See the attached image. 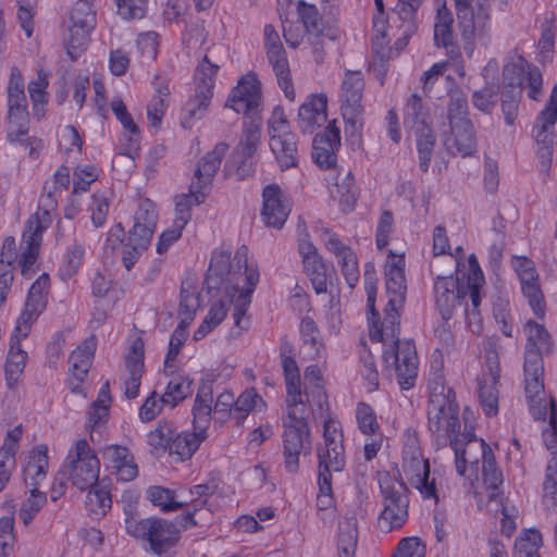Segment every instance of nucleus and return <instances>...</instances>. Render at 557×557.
Segmentation results:
<instances>
[{"instance_id": "nucleus-1", "label": "nucleus", "mask_w": 557, "mask_h": 557, "mask_svg": "<svg viewBox=\"0 0 557 557\" xmlns=\"http://www.w3.org/2000/svg\"><path fill=\"white\" fill-rule=\"evenodd\" d=\"M429 407L428 426L433 445L438 449L449 446L455 455V466L460 476L471 485L479 480L480 459L483 483L487 497L497 500L502 496L503 473L496 463L494 453L485 441L463 443L461 441L460 406L456 392L446 385L443 373V359H434L428 383Z\"/></svg>"}, {"instance_id": "nucleus-2", "label": "nucleus", "mask_w": 557, "mask_h": 557, "mask_svg": "<svg viewBox=\"0 0 557 557\" xmlns=\"http://www.w3.org/2000/svg\"><path fill=\"white\" fill-rule=\"evenodd\" d=\"M248 247L240 246L232 257V249L218 247L211 252L205 277V287L213 301L198 329L194 339L201 341L226 318L231 305H234V329L232 336H239L249 327L245 319L252 295L260 281V270L256 262L248 261Z\"/></svg>"}, {"instance_id": "nucleus-3", "label": "nucleus", "mask_w": 557, "mask_h": 557, "mask_svg": "<svg viewBox=\"0 0 557 557\" xmlns=\"http://www.w3.org/2000/svg\"><path fill=\"white\" fill-rule=\"evenodd\" d=\"M406 258L405 252L387 250L384 264V278L387 305L384 309L383 327L370 329V339L382 343V361L386 370L395 371L401 391H409L416 385L419 359L414 342L399 339L400 310L406 301Z\"/></svg>"}, {"instance_id": "nucleus-4", "label": "nucleus", "mask_w": 557, "mask_h": 557, "mask_svg": "<svg viewBox=\"0 0 557 557\" xmlns=\"http://www.w3.org/2000/svg\"><path fill=\"white\" fill-rule=\"evenodd\" d=\"M527 345L524 355V395L529 409L535 419H545L546 391L544 386L543 350H549L550 336L545 326L529 320L524 324Z\"/></svg>"}, {"instance_id": "nucleus-5", "label": "nucleus", "mask_w": 557, "mask_h": 557, "mask_svg": "<svg viewBox=\"0 0 557 557\" xmlns=\"http://www.w3.org/2000/svg\"><path fill=\"white\" fill-rule=\"evenodd\" d=\"M484 283L483 271L473 253L468 258V270L461 272L460 276H437L434 282V296L443 320L447 322L456 306L467 305L469 300L474 307H480Z\"/></svg>"}, {"instance_id": "nucleus-6", "label": "nucleus", "mask_w": 557, "mask_h": 557, "mask_svg": "<svg viewBox=\"0 0 557 557\" xmlns=\"http://www.w3.org/2000/svg\"><path fill=\"white\" fill-rule=\"evenodd\" d=\"M227 150V144L218 143L213 150L199 161L189 191L175 197V218L173 220L175 225L184 228L191 219V208L205 201L213 176L220 169L222 158Z\"/></svg>"}, {"instance_id": "nucleus-7", "label": "nucleus", "mask_w": 557, "mask_h": 557, "mask_svg": "<svg viewBox=\"0 0 557 557\" xmlns=\"http://www.w3.org/2000/svg\"><path fill=\"white\" fill-rule=\"evenodd\" d=\"M503 78L506 87L517 91V96L512 100L502 101L505 123L512 126L517 119L521 87L523 85L527 87V94L531 100L539 101L543 94V75L541 70L522 54H513L504 64Z\"/></svg>"}, {"instance_id": "nucleus-8", "label": "nucleus", "mask_w": 557, "mask_h": 557, "mask_svg": "<svg viewBox=\"0 0 557 557\" xmlns=\"http://www.w3.org/2000/svg\"><path fill=\"white\" fill-rule=\"evenodd\" d=\"M283 36L290 48L300 47L310 36L323 33L322 16L314 4L304 0H277Z\"/></svg>"}, {"instance_id": "nucleus-9", "label": "nucleus", "mask_w": 557, "mask_h": 557, "mask_svg": "<svg viewBox=\"0 0 557 557\" xmlns=\"http://www.w3.org/2000/svg\"><path fill=\"white\" fill-rule=\"evenodd\" d=\"M307 404L286 405L283 418V457L288 473L299 470L300 455L311 449V429L307 419Z\"/></svg>"}, {"instance_id": "nucleus-10", "label": "nucleus", "mask_w": 557, "mask_h": 557, "mask_svg": "<svg viewBox=\"0 0 557 557\" xmlns=\"http://www.w3.org/2000/svg\"><path fill=\"white\" fill-rule=\"evenodd\" d=\"M401 469L408 483L420 493L423 499H432L435 504L440 502L438 472L431 471L430 461L424 458L416 435H409L404 444Z\"/></svg>"}, {"instance_id": "nucleus-11", "label": "nucleus", "mask_w": 557, "mask_h": 557, "mask_svg": "<svg viewBox=\"0 0 557 557\" xmlns=\"http://www.w3.org/2000/svg\"><path fill=\"white\" fill-rule=\"evenodd\" d=\"M491 2L505 10L508 0H455L463 48L469 57L474 50L475 38L487 35L491 26Z\"/></svg>"}, {"instance_id": "nucleus-12", "label": "nucleus", "mask_w": 557, "mask_h": 557, "mask_svg": "<svg viewBox=\"0 0 557 557\" xmlns=\"http://www.w3.org/2000/svg\"><path fill=\"white\" fill-rule=\"evenodd\" d=\"M447 117L450 131L444 137V146L448 153L461 157L472 156L476 151L474 127L468 117V100L462 94L450 96Z\"/></svg>"}, {"instance_id": "nucleus-13", "label": "nucleus", "mask_w": 557, "mask_h": 557, "mask_svg": "<svg viewBox=\"0 0 557 557\" xmlns=\"http://www.w3.org/2000/svg\"><path fill=\"white\" fill-rule=\"evenodd\" d=\"M377 480L384 505L379 522L382 530L389 532L401 528L408 520V488L398 471L379 472Z\"/></svg>"}, {"instance_id": "nucleus-14", "label": "nucleus", "mask_w": 557, "mask_h": 557, "mask_svg": "<svg viewBox=\"0 0 557 557\" xmlns=\"http://www.w3.org/2000/svg\"><path fill=\"white\" fill-rule=\"evenodd\" d=\"M60 472L81 491H86L99 480L100 460L86 438L76 440L69 449Z\"/></svg>"}, {"instance_id": "nucleus-15", "label": "nucleus", "mask_w": 557, "mask_h": 557, "mask_svg": "<svg viewBox=\"0 0 557 557\" xmlns=\"http://www.w3.org/2000/svg\"><path fill=\"white\" fill-rule=\"evenodd\" d=\"M157 220L156 203L148 198L140 199L134 214V225L128 232L127 244L122 253V261L127 271L133 269L141 252L149 247Z\"/></svg>"}, {"instance_id": "nucleus-16", "label": "nucleus", "mask_w": 557, "mask_h": 557, "mask_svg": "<svg viewBox=\"0 0 557 557\" xmlns=\"http://www.w3.org/2000/svg\"><path fill=\"white\" fill-rule=\"evenodd\" d=\"M128 534L147 542L151 553L157 556H169L181 539V531L176 524L159 517L129 522Z\"/></svg>"}, {"instance_id": "nucleus-17", "label": "nucleus", "mask_w": 557, "mask_h": 557, "mask_svg": "<svg viewBox=\"0 0 557 557\" xmlns=\"http://www.w3.org/2000/svg\"><path fill=\"white\" fill-rule=\"evenodd\" d=\"M364 79L360 71H346L339 92V108L345 122V132L350 136H361L364 120L362 96Z\"/></svg>"}, {"instance_id": "nucleus-18", "label": "nucleus", "mask_w": 557, "mask_h": 557, "mask_svg": "<svg viewBox=\"0 0 557 557\" xmlns=\"http://www.w3.org/2000/svg\"><path fill=\"white\" fill-rule=\"evenodd\" d=\"M270 149L281 168L288 170L298 165L296 135L290 131L289 122L281 106H276L268 120Z\"/></svg>"}, {"instance_id": "nucleus-19", "label": "nucleus", "mask_w": 557, "mask_h": 557, "mask_svg": "<svg viewBox=\"0 0 557 557\" xmlns=\"http://www.w3.org/2000/svg\"><path fill=\"white\" fill-rule=\"evenodd\" d=\"M225 108L250 120H261L262 85L256 72L250 71L239 77L227 96Z\"/></svg>"}, {"instance_id": "nucleus-20", "label": "nucleus", "mask_w": 557, "mask_h": 557, "mask_svg": "<svg viewBox=\"0 0 557 557\" xmlns=\"http://www.w3.org/2000/svg\"><path fill=\"white\" fill-rule=\"evenodd\" d=\"M323 446L318 450L319 472H339L345 468L346 456L342 423L335 414L327 412L323 418Z\"/></svg>"}, {"instance_id": "nucleus-21", "label": "nucleus", "mask_w": 557, "mask_h": 557, "mask_svg": "<svg viewBox=\"0 0 557 557\" xmlns=\"http://www.w3.org/2000/svg\"><path fill=\"white\" fill-rule=\"evenodd\" d=\"M220 66L205 55L197 64L194 73L195 95L188 99L184 112L188 119H201L207 111L215 87Z\"/></svg>"}, {"instance_id": "nucleus-22", "label": "nucleus", "mask_w": 557, "mask_h": 557, "mask_svg": "<svg viewBox=\"0 0 557 557\" xmlns=\"http://www.w3.org/2000/svg\"><path fill=\"white\" fill-rule=\"evenodd\" d=\"M98 339L91 334L79 343L69 357V371L65 384L71 393L86 397L85 382L92 366Z\"/></svg>"}, {"instance_id": "nucleus-23", "label": "nucleus", "mask_w": 557, "mask_h": 557, "mask_svg": "<svg viewBox=\"0 0 557 557\" xmlns=\"http://www.w3.org/2000/svg\"><path fill=\"white\" fill-rule=\"evenodd\" d=\"M52 216L48 210L38 209L27 221L26 238L27 247L23 250L18 259L21 274L29 278L34 274V265L38 259L39 247L42 240V234L50 227Z\"/></svg>"}, {"instance_id": "nucleus-24", "label": "nucleus", "mask_w": 557, "mask_h": 557, "mask_svg": "<svg viewBox=\"0 0 557 557\" xmlns=\"http://www.w3.org/2000/svg\"><path fill=\"white\" fill-rule=\"evenodd\" d=\"M511 265L519 277L521 292L528 299L534 315L543 319L546 311V302L533 260L525 256H513Z\"/></svg>"}, {"instance_id": "nucleus-25", "label": "nucleus", "mask_w": 557, "mask_h": 557, "mask_svg": "<svg viewBox=\"0 0 557 557\" xmlns=\"http://www.w3.org/2000/svg\"><path fill=\"white\" fill-rule=\"evenodd\" d=\"M486 364L488 373L483 374L479 380L478 397L483 413L486 417L492 418L496 417L499 411V392L497 385L500 377L498 355L494 348L486 349Z\"/></svg>"}, {"instance_id": "nucleus-26", "label": "nucleus", "mask_w": 557, "mask_h": 557, "mask_svg": "<svg viewBox=\"0 0 557 557\" xmlns=\"http://www.w3.org/2000/svg\"><path fill=\"white\" fill-rule=\"evenodd\" d=\"M50 292L49 274L42 273L30 285L26 301L15 325L25 333H29L34 322L45 311Z\"/></svg>"}, {"instance_id": "nucleus-27", "label": "nucleus", "mask_w": 557, "mask_h": 557, "mask_svg": "<svg viewBox=\"0 0 557 557\" xmlns=\"http://www.w3.org/2000/svg\"><path fill=\"white\" fill-rule=\"evenodd\" d=\"M374 4L376 13L373 16L372 52L377 59L384 62L399 54L408 45L409 36L404 34L395 41V46L391 47L387 35L388 22L384 17L383 0H374Z\"/></svg>"}, {"instance_id": "nucleus-28", "label": "nucleus", "mask_w": 557, "mask_h": 557, "mask_svg": "<svg viewBox=\"0 0 557 557\" xmlns=\"http://www.w3.org/2000/svg\"><path fill=\"white\" fill-rule=\"evenodd\" d=\"M111 110L122 126L120 136V147L122 153L132 159L139 156L141 132L139 126L135 123L132 114L127 110L126 104L120 96H115L110 102Z\"/></svg>"}, {"instance_id": "nucleus-29", "label": "nucleus", "mask_w": 557, "mask_h": 557, "mask_svg": "<svg viewBox=\"0 0 557 557\" xmlns=\"http://www.w3.org/2000/svg\"><path fill=\"white\" fill-rule=\"evenodd\" d=\"M434 44L437 48H445L450 59L460 58V50L456 42L454 32L455 18L447 8L446 0H434Z\"/></svg>"}, {"instance_id": "nucleus-30", "label": "nucleus", "mask_w": 557, "mask_h": 557, "mask_svg": "<svg viewBox=\"0 0 557 557\" xmlns=\"http://www.w3.org/2000/svg\"><path fill=\"white\" fill-rule=\"evenodd\" d=\"M341 147V131L335 121L330 122L324 132L317 134L313 138L314 162L324 170L336 165L337 154Z\"/></svg>"}, {"instance_id": "nucleus-31", "label": "nucleus", "mask_w": 557, "mask_h": 557, "mask_svg": "<svg viewBox=\"0 0 557 557\" xmlns=\"http://www.w3.org/2000/svg\"><path fill=\"white\" fill-rule=\"evenodd\" d=\"M106 466L119 481L131 482L138 475V466L128 447L117 444L107 445L102 450Z\"/></svg>"}, {"instance_id": "nucleus-32", "label": "nucleus", "mask_w": 557, "mask_h": 557, "mask_svg": "<svg viewBox=\"0 0 557 557\" xmlns=\"http://www.w3.org/2000/svg\"><path fill=\"white\" fill-rule=\"evenodd\" d=\"M128 377L124 382V394L128 399L139 395L141 379L145 373V345L140 337L135 338L125 355Z\"/></svg>"}, {"instance_id": "nucleus-33", "label": "nucleus", "mask_w": 557, "mask_h": 557, "mask_svg": "<svg viewBox=\"0 0 557 557\" xmlns=\"http://www.w3.org/2000/svg\"><path fill=\"white\" fill-rule=\"evenodd\" d=\"M262 198L261 214L265 225L282 228L290 212L289 201L283 198L281 188L275 184L263 188Z\"/></svg>"}, {"instance_id": "nucleus-34", "label": "nucleus", "mask_w": 557, "mask_h": 557, "mask_svg": "<svg viewBox=\"0 0 557 557\" xmlns=\"http://www.w3.org/2000/svg\"><path fill=\"white\" fill-rule=\"evenodd\" d=\"M327 121V97L325 94L308 96L298 110V124L304 134H313Z\"/></svg>"}, {"instance_id": "nucleus-35", "label": "nucleus", "mask_w": 557, "mask_h": 557, "mask_svg": "<svg viewBox=\"0 0 557 557\" xmlns=\"http://www.w3.org/2000/svg\"><path fill=\"white\" fill-rule=\"evenodd\" d=\"M49 448L46 444L34 446L25 457L22 468V476L27 488L39 490L47 478L49 469Z\"/></svg>"}, {"instance_id": "nucleus-36", "label": "nucleus", "mask_w": 557, "mask_h": 557, "mask_svg": "<svg viewBox=\"0 0 557 557\" xmlns=\"http://www.w3.org/2000/svg\"><path fill=\"white\" fill-rule=\"evenodd\" d=\"M299 333L302 358L322 362L323 366H325L327 349L314 320L310 317L302 318L299 325Z\"/></svg>"}, {"instance_id": "nucleus-37", "label": "nucleus", "mask_w": 557, "mask_h": 557, "mask_svg": "<svg viewBox=\"0 0 557 557\" xmlns=\"http://www.w3.org/2000/svg\"><path fill=\"white\" fill-rule=\"evenodd\" d=\"M325 248L335 256L349 287H355L360 277L356 252L334 233L329 234Z\"/></svg>"}, {"instance_id": "nucleus-38", "label": "nucleus", "mask_w": 557, "mask_h": 557, "mask_svg": "<svg viewBox=\"0 0 557 557\" xmlns=\"http://www.w3.org/2000/svg\"><path fill=\"white\" fill-rule=\"evenodd\" d=\"M292 352V346L281 347V363L286 384V405L306 404L301 392L300 371Z\"/></svg>"}, {"instance_id": "nucleus-39", "label": "nucleus", "mask_w": 557, "mask_h": 557, "mask_svg": "<svg viewBox=\"0 0 557 557\" xmlns=\"http://www.w3.org/2000/svg\"><path fill=\"white\" fill-rule=\"evenodd\" d=\"M29 333H25L17 329V325L14 326V330L10 337V347L4 364V372H5V381L7 385L9 387H13L20 376L22 375L26 360H27V352L22 349L21 347V341L26 338Z\"/></svg>"}, {"instance_id": "nucleus-40", "label": "nucleus", "mask_w": 557, "mask_h": 557, "mask_svg": "<svg viewBox=\"0 0 557 557\" xmlns=\"http://www.w3.org/2000/svg\"><path fill=\"white\" fill-rule=\"evenodd\" d=\"M152 86L154 95L147 104V119L152 128L159 129L169 107L170 81L164 76L156 75Z\"/></svg>"}, {"instance_id": "nucleus-41", "label": "nucleus", "mask_w": 557, "mask_h": 557, "mask_svg": "<svg viewBox=\"0 0 557 557\" xmlns=\"http://www.w3.org/2000/svg\"><path fill=\"white\" fill-rule=\"evenodd\" d=\"M85 508L91 519H102L112 508L111 483L106 480H98L87 488Z\"/></svg>"}, {"instance_id": "nucleus-42", "label": "nucleus", "mask_w": 557, "mask_h": 557, "mask_svg": "<svg viewBox=\"0 0 557 557\" xmlns=\"http://www.w3.org/2000/svg\"><path fill=\"white\" fill-rule=\"evenodd\" d=\"M359 542V530L357 518L345 516L338 521V528L335 539V548L337 557H356Z\"/></svg>"}, {"instance_id": "nucleus-43", "label": "nucleus", "mask_w": 557, "mask_h": 557, "mask_svg": "<svg viewBox=\"0 0 557 557\" xmlns=\"http://www.w3.org/2000/svg\"><path fill=\"white\" fill-rule=\"evenodd\" d=\"M265 55L268 62L272 66L273 73L277 81V85L282 89L285 98L289 101H294L296 98V92L289 69V61L284 47L267 51Z\"/></svg>"}, {"instance_id": "nucleus-44", "label": "nucleus", "mask_w": 557, "mask_h": 557, "mask_svg": "<svg viewBox=\"0 0 557 557\" xmlns=\"http://www.w3.org/2000/svg\"><path fill=\"white\" fill-rule=\"evenodd\" d=\"M16 259L15 238L7 236L0 251V308L4 305L13 283V261Z\"/></svg>"}, {"instance_id": "nucleus-45", "label": "nucleus", "mask_w": 557, "mask_h": 557, "mask_svg": "<svg viewBox=\"0 0 557 557\" xmlns=\"http://www.w3.org/2000/svg\"><path fill=\"white\" fill-rule=\"evenodd\" d=\"M404 124L413 132L432 128L430 110L417 94H412L405 103Z\"/></svg>"}, {"instance_id": "nucleus-46", "label": "nucleus", "mask_w": 557, "mask_h": 557, "mask_svg": "<svg viewBox=\"0 0 557 557\" xmlns=\"http://www.w3.org/2000/svg\"><path fill=\"white\" fill-rule=\"evenodd\" d=\"M212 404V388L210 386L199 387L191 409L194 430L208 434L207 430L210 425L213 412Z\"/></svg>"}, {"instance_id": "nucleus-47", "label": "nucleus", "mask_w": 557, "mask_h": 557, "mask_svg": "<svg viewBox=\"0 0 557 557\" xmlns=\"http://www.w3.org/2000/svg\"><path fill=\"white\" fill-rule=\"evenodd\" d=\"M207 436L208 434L201 433L197 430H194L193 432L183 431L176 435L174 434L169 454L174 456L177 461L188 460L197 451Z\"/></svg>"}, {"instance_id": "nucleus-48", "label": "nucleus", "mask_w": 557, "mask_h": 557, "mask_svg": "<svg viewBox=\"0 0 557 557\" xmlns=\"http://www.w3.org/2000/svg\"><path fill=\"white\" fill-rule=\"evenodd\" d=\"M261 138V120H250L245 123L242 138L236 146L233 157L245 163L257 151Z\"/></svg>"}, {"instance_id": "nucleus-49", "label": "nucleus", "mask_w": 557, "mask_h": 557, "mask_svg": "<svg viewBox=\"0 0 557 557\" xmlns=\"http://www.w3.org/2000/svg\"><path fill=\"white\" fill-rule=\"evenodd\" d=\"M112 403L109 382H106L99 389L97 399L90 405L87 411V429L95 431L104 425L110 416Z\"/></svg>"}, {"instance_id": "nucleus-50", "label": "nucleus", "mask_w": 557, "mask_h": 557, "mask_svg": "<svg viewBox=\"0 0 557 557\" xmlns=\"http://www.w3.org/2000/svg\"><path fill=\"white\" fill-rule=\"evenodd\" d=\"M169 375L171 377L162 394V401L170 409H173L190 395L193 381L185 373H175L173 371Z\"/></svg>"}, {"instance_id": "nucleus-51", "label": "nucleus", "mask_w": 557, "mask_h": 557, "mask_svg": "<svg viewBox=\"0 0 557 557\" xmlns=\"http://www.w3.org/2000/svg\"><path fill=\"white\" fill-rule=\"evenodd\" d=\"M146 498L163 512L176 511L185 506V502L178 499L174 490L161 485L149 486Z\"/></svg>"}, {"instance_id": "nucleus-52", "label": "nucleus", "mask_w": 557, "mask_h": 557, "mask_svg": "<svg viewBox=\"0 0 557 557\" xmlns=\"http://www.w3.org/2000/svg\"><path fill=\"white\" fill-rule=\"evenodd\" d=\"M175 431L173 422L160 420L154 429L147 434V443L151 453L161 455L169 451Z\"/></svg>"}, {"instance_id": "nucleus-53", "label": "nucleus", "mask_w": 557, "mask_h": 557, "mask_svg": "<svg viewBox=\"0 0 557 557\" xmlns=\"http://www.w3.org/2000/svg\"><path fill=\"white\" fill-rule=\"evenodd\" d=\"M534 421L546 422L547 425L542 430L543 442L548 450L552 451V458L557 454V403L556 399L546 394V416L545 419H535Z\"/></svg>"}, {"instance_id": "nucleus-54", "label": "nucleus", "mask_w": 557, "mask_h": 557, "mask_svg": "<svg viewBox=\"0 0 557 557\" xmlns=\"http://www.w3.org/2000/svg\"><path fill=\"white\" fill-rule=\"evenodd\" d=\"M85 251V246L76 242L66 248L58 269V275L62 281L66 282L77 274L83 264Z\"/></svg>"}, {"instance_id": "nucleus-55", "label": "nucleus", "mask_w": 557, "mask_h": 557, "mask_svg": "<svg viewBox=\"0 0 557 557\" xmlns=\"http://www.w3.org/2000/svg\"><path fill=\"white\" fill-rule=\"evenodd\" d=\"M542 544V534L536 528L524 529L515 541L513 557H540Z\"/></svg>"}, {"instance_id": "nucleus-56", "label": "nucleus", "mask_w": 557, "mask_h": 557, "mask_svg": "<svg viewBox=\"0 0 557 557\" xmlns=\"http://www.w3.org/2000/svg\"><path fill=\"white\" fill-rule=\"evenodd\" d=\"M48 86L49 73L44 69H38L37 77L28 83V95L35 114H44L45 112V108L49 101Z\"/></svg>"}, {"instance_id": "nucleus-57", "label": "nucleus", "mask_w": 557, "mask_h": 557, "mask_svg": "<svg viewBox=\"0 0 557 557\" xmlns=\"http://www.w3.org/2000/svg\"><path fill=\"white\" fill-rule=\"evenodd\" d=\"M553 132L535 125L531 129V136L535 144V154L544 169H549L553 161Z\"/></svg>"}, {"instance_id": "nucleus-58", "label": "nucleus", "mask_w": 557, "mask_h": 557, "mask_svg": "<svg viewBox=\"0 0 557 557\" xmlns=\"http://www.w3.org/2000/svg\"><path fill=\"white\" fill-rule=\"evenodd\" d=\"M200 307V294L197 286L183 283L178 306V317L184 323H190Z\"/></svg>"}, {"instance_id": "nucleus-59", "label": "nucleus", "mask_w": 557, "mask_h": 557, "mask_svg": "<svg viewBox=\"0 0 557 557\" xmlns=\"http://www.w3.org/2000/svg\"><path fill=\"white\" fill-rule=\"evenodd\" d=\"M96 0H76L71 10V26L94 29L96 26Z\"/></svg>"}, {"instance_id": "nucleus-60", "label": "nucleus", "mask_w": 557, "mask_h": 557, "mask_svg": "<svg viewBox=\"0 0 557 557\" xmlns=\"http://www.w3.org/2000/svg\"><path fill=\"white\" fill-rule=\"evenodd\" d=\"M355 418L357 428L363 435H376L381 432L376 412L368 403H357Z\"/></svg>"}, {"instance_id": "nucleus-61", "label": "nucleus", "mask_w": 557, "mask_h": 557, "mask_svg": "<svg viewBox=\"0 0 557 557\" xmlns=\"http://www.w3.org/2000/svg\"><path fill=\"white\" fill-rule=\"evenodd\" d=\"M259 406H264L262 397L256 388H246L236 399L234 404V420L242 423L251 411Z\"/></svg>"}, {"instance_id": "nucleus-62", "label": "nucleus", "mask_w": 557, "mask_h": 557, "mask_svg": "<svg viewBox=\"0 0 557 557\" xmlns=\"http://www.w3.org/2000/svg\"><path fill=\"white\" fill-rule=\"evenodd\" d=\"M28 106L8 110V140L16 141L20 137L26 136L29 131Z\"/></svg>"}, {"instance_id": "nucleus-63", "label": "nucleus", "mask_w": 557, "mask_h": 557, "mask_svg": "<svg viewBox=\"0 0 557 557\" xmlns=\"http://www.w3.org/2000/svg\"><path fill=\"white\" fill-rule=\"evenodd\" d=\"M69 32L65 44L66 53L72 61H76L87 50L92 29L70 26Z\"/></svg>"}, {"instance_id": "nucleus-64", "label": "nucleus", "mask_w": 557, "mask_h": 557, "mask_svg": "<svg viewBox=\"0 0 557 557\" xmlns=\"http://www.w3.org/2000/svg\"><path fill=\"white\" fill-rule=\"evenodd\" d=\"M47 504V494L34 488L29 490V496L24 499L18 509V517L24 525L33 522L37 513Z\"/></svg>"}]
</instances>
